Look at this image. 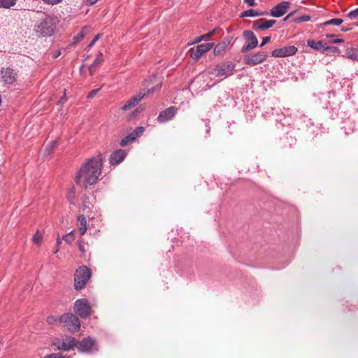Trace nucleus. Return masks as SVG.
I'll use <instances>...</instances> for the list:
<instances>
[{
  "label": "nucleus",
  "mask_w": 358,
  "mask_h": 358,
  "mask_svg": "<svg viewBox=\"0 0 358 358\" xmlns=\"http://www.w3.org/2000/svg\"><path fill=\"white\" fill-rule=\"evenodd\" d=\"M356 25H357V26H358V22L357 23V24H356Z\"/></svg>",
  "instance_id": "54"
},
{
  "label": "nucleus",
  "mask_w": 358,
  "mask_h": 358,
  "mask_svg": "<svg viewBox=\"0 0 358 358\" xmlns=\"http://www.w3.org/2000/svg\"><path fill=\"white\" fill-rule=\"evenodd\" d=\"M297 51L298 49L296 47L288 45L273 50L271 52V55L274 57H286L294 55Z\"/></svg>",
  "instance_id": "10"
},
{
  "label": "nucleus",
  "mask_w": 358,
  "mask_h": 358,
  "mask_svg": "<svg viewBox=\"0 0 358 358\" xmlns=\"http://www.w3.org/2000/svg\"><path fill=\"white\" fill-rule=\"evenodd\" d=\"M200 42H201V40L200 36H199V37H196V38H195V40H194V43H200Z\"/></svg>",
  "instance_id": "49"
},
{
  "label": "nucleus",
  "mask_w": 358,
  "mask_h": 358,
  "mask_svg": "<svg viewBox=\"0 0 358 358\" xmlns=\"http://www.w3.org/2000/svg\"><path fill=\"white\" fill-rule=\"evenodd\" d=\"M66 101V93L64 92V95L63 97L61 98V99L59 101V103L60 104H63L64 103H65V101Z\"/></svg>",
  "instance_id": "45"
},
{
  "label": "nucleus",
  "mask_w": 358,
  "mask_h": 358,
  "mask_svg": "<svg viewBox=\"0 0 358 358\" xmlns=\"http://www.w3.org/2000/svg\"><path fill=\"white\" fill-rule=\"evenodd\" d=\"M326 36H327V37H328V38H332V37H334V34H327Z\"/></svg>",
  "instance_id": "52"
},
{
  "label": "nucleus",
  "mask_w": 358,
  "mask_h": 358,
  "mask_svg": "<svg viewBox=\"0 0 358 358\" xmlns=\"http://www.w3.org/2000/svg\"><path fill=\"white\" fill-rule=\"evenodd\" d=\"M127 155V152L123 150H118L111 154L110 162L111 164H117L122 162Z\"/></svg>",
  "instance_id": "15"
},
{
  "label": "nucleus",
  "mask_w": 358,
  "mask_h": 358,
  "mask_svg": "<svg viewBox=\"0 0 358 358\" xmlns=\"http://www.w3.org/2000/svg\"><path fill=\"white\" fill-rule=\"evenodd\" d=\"M97 90H92L90 92L89 94V96L90 97H92L96 93Z\"/></svg>",
  "instance_id": "48"
},
{
  "label": "nucleus",
  "mask_w": 358,
  "mask_h": 358,
  "mask_svg": "<svg viewBox=\"0 0 358 358\" xmlns=\"http://www.w3.org/2000/svg\"><path fill=\"white\" fill-rule=\"evenodd\" d=\"M343 40L341 38H337L333 41V43H343Z\"/></svg>",
  "instance_id": "46"
},
{
  "label": "nucleus",
  "mask_w": 358,
  "mask_h": 358,
  "mask_svg": "<svg viewBox=\"0 0 358 358\" xmlns=\"http://www.w3.org/2000/svg\"><path fill=\"white\" fill-rule=\"evenodd\" d=\"M229 41H222L216 45V46L214 48V54L215 55H220L222 52H223L225 49L227 48Z\"/></svg>",
  "instance_id": "23"
},
{
  "label": "nucleus",
  "mask_w": 358,
  "mask_h": 358,
  "mask_svg": "<svg viewBox=\"0 0 358 358\" xmlns=\"http://www.w3.org/2000/svg\"><path fill=\"white\" fill-rule=\"evenodd\" d=\"M102 54L101 53H99V55H98V57L96 58V59L94 60V64H92L90 67H89V71H90V73L91 75H93L94 71H95V69L96 67L99 65L102 61H103V58H102Z\"/></svg>",
  "instance_id": "27"
},
{
  "label": "nucleus",
  "mask_w": 358,
  "mask_h": 358,
  "mask_svg": "<svg viewBox=\"0 0 358 358\" xmlns=\"http://www.w3.org/2000/svg\"><path fill=\"white\" fill-rule=\"evenodd\" d=\"M244 38L248 41V44L243 47L242 51L247 52L254 49L258 45V40L252 31H245L243 33Z\"/></svg>",
  "instance_id": "11"
},
{
  "label": "nucleus",
  "mask_w": 358,
  "mask_h": 358,
  "mask_svg": "<svg viewBox=\"0 0 358 358\" xmlns=\"http://www.w3.org/2000/svg\"><path fill=\"white\" fill-rule=\"evenodd\" d=\"M91 276V272L87 266L79 267L75 273L74 286L76 290L82 289Z\"/></svg>",
  "instance_id": "4"
},
{
  "label": "nucleus",
  "mask_w": 358,
  "mask_h": 358,
  "mask_svg": "<svg viewBox=\"0 0 358 358\" xmlns=\"http://www.w3.org/2000/svg\"><path fill=\"white\" fill-rule=\"evenodd\" d=\"M16 79V73L13 71V70L6 68L3 69L0 72V81L7 83L11 84Z\"/></svg>",
  "instance_id": "13"
},
{
  "label": "nucleus",
  "mask_w": 358,
  "mask_h": 358,
  "mask_svg": "<svg viewBox=\"0 0 358 358\" xmlns=\"http://www.w3.org/2000/svg\"><path fill=\"white\" fill-rule=\"evenodd\" d=\"M100 37H101V34H96V35L94 36V39L92 40V41L90 43L89 47H90V48H92V47L94 45V43H96V41H98V40L100 38Z\"/></svg>",
  "instance_id": "37"
},
{
  "label": "nucleus",
  "mask_w": 358,
  "mask_h": 358,
  "mask_svg": "<svg viewBox=\"0 0 358 358\" xmlns=\"http://www.w3.org/2000/svg\"><path fill=\"white\" fill-rule=\"evenodd\" d=\"M145 95V94H144L142 96L139 95L138 96H134L131 98L121 107V109L122 110H128L131 109L132 107L136 106L143 98Z\"/></svg>",
  "instance_id": "17"
},
{
  "label": "nucleus",
  "mask_w": 358,
  "mask_h": 358,
  "mask_svg": "<svg viewBox=\"0 0 358 358\" xmlns=\"http://www.w3.org/2000/svg\"><path fill=\"white\" fill-rule=\"evenodd\" d=\"M292 15H293V13H289L288 15H287V16L285 17L284 20H285H285H287L290 16H292Z\"/></svg>",
  "instance_id": "51"
},
{
  "label": "nucleus",
  "mask_w": 358,
  "mask_h": 358,
  "mask_svg": "<svg viewBox=\"0 0 358 358\" xmlns=\"http://www.w3.org/2000/svg\"><path fill=\"white\" fill-rule=\"evenodd\" d=\"M262 15V13H259L255 11L253 9H250V10H246L245 12L241 13L240 16L241 17H255V16H259V15Z\"/></svg>",
  "instance_id": "28"
},
{
  "label": "nucleus",
  "mask_w": 358,
  "mask_h": 358,
  "mask_svg": "<svg viewBox=\"0 0 358 358\" xmlns=\"http://www.w3.org/2000/svg\"><path fill=\"white\" fill-rule=\"evenodd\" d=\"M17 2V0H0V8L13 9Z\"/></svg>",
  "instance_id": "22"
},
{
  "label": "nucleus",
  "mask_w": 358,
  "mask_h": 358,
  "mask_svg": "<svg viewBox=\"0 0 358 358\" xmlns=\"http://www.w3.org/2000/svg\"><path fill=\"white\" fill-rule=\"evenodd\" d=\"M275 23V20H261L259 22H257L255 24V26L257 29H266L271 27Z\"/></svg>",
  "instance_id": "21"
},
{
  "label": "nucleus",
  "mask_w": 358,
  "mask_h": 358,
  "mask_svg": "<svg viewBox=\"0 0 358 358\" xmlns=\"http://www.w3.org/2000/svg\"><path fill=\"white\" fill-rule=\"evenodd\" d=\"M310 20V17L308 15H303L298 17H296L294 21L295 22H302L306 21H309Z\"/></svg>",
  "instance_id": "32"
},
{
  "label": "nucleus",
  "mask_w": 358,
  "mask_h": 358,
  "mask_svg": "<svg viewBox=\"0 0 358 358\" xmlns=\"http://www.w3.org/2000/svg\"><path fill=\"white\" fill-rule=\"evenodd\" d=\"M94 341L90 338H85L83 339L82 341L78 342L76 348L78 349L79 351L82 352H85L90 351L94 346Z\"/></svg>",
  "instance_id": "14"
},
{
  "label": "nucleus",
  "mask_w": 358,
  "mask_h": 358,
  "mask_svg": "<svg viewBox=\"0 0 358 358\" xmlns=\"http://www.w3.org/2000/svg\"><path fill=\"white\" fill-rule=\"evenodd\" d=\"M200 38L202 41H204L206 39V34H203V35L200 36Z\"/></svg>",
  "instance_id": "50"
},
{
  "label": "nucleus",
  "mask_w": 358,
  "mask_h": 358,
  "mask_svg": "<svg viewBox=\"0 0 358 358\" xmlns=\"http://www.w3.org/2000/svg\"><path fill=\"white\" fill-rule=\"evenodd\" d=\"M342 22H343V20H341V19H332V20L325 22L324 23V25L333 24V25L338 26V25L341 24Z\"/></svg>",
  "instance_id": "31"
},
{
  "label": "nucleus",
  "mask_w": 358,
  "mask_h": 358,
  "mask_svg": "<svg viewBox=\"0 0 358 358\" xmlns=\"http://www.w3.org/2000/svg\"><path fill=\"white\" fill-rule=\"evenodd\" d=\"M59 317H55V316L50 315V316H48V317H47V322H48L49 324H51V325H61V324L59 323Z\"/></svg>",
  "instance_id": "30"
},
{
  "label": "nucleus",
  "mask_w": 358,
  "mask_h": 358,
  "mask_svg": "<svg viewBox=\"0 0 358 358\" xmlns=\"http://www.w3.org/2000/svg\"><path fill=\"white\" fill-rule=\"evenodd\" d=\"M78 244V248H79L80 251L81 252H85V248H84V245L82 243V241H79Z\"/></svg>",
  "instance_id": "42"
},
{
  "label": "nucleus",
  "mask_w": 358,
  "mask_h": 358,
  "mask_svg": "<svg viewBox=\"0 0 358 358\" xmlns=\"http://www.w3.org/2000/svg\"><path fill=\"white\" fill-rule=\"evenodd\" d=\"M45 3L48 5H57L62 2L63 0H42Z\"/></svg>",
  "instance_id": "33"
},
{
  "label": "nucleus",
  "mask_w": 358,
  "mask_h": 358,
  "mask_svg": "<svg viewBox=\"0 0 358 358\" xmlns=\"http://www.w3.org/2000/svg\"><path fill=\"white\" fill-rule=\"evenodd\" d=\"M307 44L309 47L314 50H320L323 49L324 50H326V43H323L322 41H315L313 39H310L308 41Z\"/></svg>",
  "instance_id": "20"
},
{
  "label": "nucleus",
  "mask_w": 358,
  "mask_h": 358,
  "mask_svg": "<svg viewBox=\"0 0 358 358\" xmlns=\"http://www.w3.org/2000/svg\"><path fill=\"white\" fill-rule=\"evenodd\" d=\"M144 128L142 127H139L136 128V129L134 131V134H136L137 138L143 133Z\"/></svg>",
  "instance_id": "36"
},
{
  "label": "nucleus",
  "mask_w": 358,
  "mask_h": 358,
  "mask_svg": "<svg viewBox=\"0 0 358 358\" xmlns=\"http://www.w3.org/2000/svg\"><path fill=\"white\" fill-rule=\"evenodd\" d=\"M53 345H55L58 350L66 351L73 350L76 348L78 341L73 337L64 335L55 339L53 342Z\"/></svg>",
  "instance_id": "5"
},
{
  "label": "nucleus",
  "mask_w": 358,
  "mask_h": 358,
  "mask_svg": "<svg viewBox=\"0 0 358 358\" xmlns=\"http://www.w3.org/2000/svg\"><path fill=\"white\" fill-rule=\"evenodd\" d=\"M91 27L89 26H85L83 27L80 31L74 36L73 39V43L74 44L79 43L80 41H82L84 37L90 31Z\"/></svg>",
  "instance_id": "19"
},
{
  "label": "nucleus",
  "mask_w": 358,
  "mask_h": 358,
  "mask_svg": "<svg viewBox=\"0 0 358 358\" xmlns=\"http://www.w3.org/2000/svg\"><path fill=\"white\" fill-rule=\"evenodd\" d=\"M348 16L351 19H354L358 17V8L356 10L349 13Z\"/></svg>",
  "instance_id": "35"
},
{
  "label": "nucleus",
  "mask_w": 358,
  "mask_h": 358,
  "mask_svg": "<svg viewBox=\"0 0 358 358\" xmlns=\"http://www.w3.org/2000/svg\"><path fill=\"white\" fill-rule=\"evenodd\" d=\"M233 66L230 64H221L217 66L211 71L210 74L215 77L223 79L232 74Z\"/></svg>",
  "instance_id": "9"
},
{
  "label": "nucleus",
  "mask_w": 358,
  "mask_h": 358,
  "mask_svg": "<svg viewBox=\"0 0 358 358\" xmlns=\"http://www.w3.org/2000/svg\"><path fill=\"white\" fill-rule=\"evenodd\" d=\"M136 138H137L136 134H134V132H132L121 141L120 145L122 146H126L128 143L133 142Z\"/></svg>",
  "instance_id": "26"
},
{
  "label": "nucleus",
  "mask_w": 358,
  "mask_h": 358,
  "mask_svg": "<svg viewBox=\"0 0 358 358\" xmlns=\"http://www.w3.org/2000/svg\"><path fill=\"white\" fill-rule=\"evenodd\" d=\"M216 29H213L211 31L206 34V39L211 38L215 33Z\"/></svg>",
  "instance_id": "40"
},
{
  "label": "nucleus",
  "mask_w": 358,
  "mask_h": 358,
  "mask_svg": "<svg viewBox=\"0 0 358 358\" xmlns=\"http://www.w3.org/2000/svg\"><path fill=\"white\" fill-rule=\"evenodd\" d=\"M74 311L83 318L87 317L92 313V307L85 299H80L76 301L74 303Z\"/></svg>",
  "instance_id": "6"
},
{
  "label": "nucleus",
  "mask_w": 358,
  "mask_h": 358,
  "mask_svg": "<svg viewBox=\"0 0 358 358\" xmlns=\"http://www.w3.org/2000/svg\"><path fill=\"white\" fill-rule=\"evenodd\" d=\"M74 239H75V236H74L73 231H71L70 233H69L63 236V240L69 244L72 243L73 241H74Z\"/></svg>",
  "instance_id": "29"
},
{
  "label": "nucleus",
  "mask_w": 358,
  "mask_h": 358,
  "mask_svg": "<svg viewBox=\"0 0 358 358\" xmlns=\"http://www.w3.org/2000/svg\"><path fill=\"white\" fill-rule=\"evenodd\" d=\"M176 114V110L174 108H169L166 110L162 112L159 117L158 120L160 122H165L174 117Z\"/></svg>",
  "instance_id": "16"
},
{
  "label": "nucleus",
  "mask_w": 358,
  "mask_h": 358,
  "mask_svg": "<svg viewBox=\"0 0 358 358\" xmlns=\"http://www.w3.org/2000/svg\"><path fill=\"white\" fill-rule=\"evenodd\" d=\"M325 50H331V51H333V52H337V51H338V48H336V47H329V46H327V47L325 48Z\"/></svg>",
  "instance_id": "44"
},
{
  "label": "nucleus",
  "mask_w": 358,
  "mask_h": 358,
  "mask_svg": "<svg viewBox=\"0 0 358 358\" xmlns=\"http://www.w3.org/2000/svg\"><path fill=\"white\" fill-rule=\"evenodd\" d=\"M102 165V159L100 157H94L86 162L76 174V184L85 189H90L97 182L101 173Z\"/></svg>",
  "instance_id": "1"
},
{
  "label": "nucleus",
  "mask_w": 358,
  "mask_h": 358,
  "mask_svg": "<svg viewBox=\"0 0 358 358\" xmlns=\"http://www.w3.org/2000/svg\"><path fill=\"white\" fill-rule=\"evenodd\" d=\"M41 358H64V357L60 353H55L45 355Z\"/></svg>",
  "instance_id": "34"
},
{
  "label": "nucleus",
  "mask_w": 358,
  "mask_h": 358,
  "mask_svg": "<svg viewBox=\"0 0 358 358\" xmlns=\"http://www.w3.org/2000/svg\"><path fill=\"white\" fill-rule=\"evenodd\" d=\"M249 6H253L255 5V0H244Z\"/></svg>",
  "instance_id": "41"
},
{
  "label": "nucleus",
  "mask_w": 358,
  "mask_h": 358,
  "mask_svg": "<svg viewBox=\"0 0 358 358\" xmlns=\"http://www.w3.org/2000/svg\"><path fill=\"white\" fill-rule=\"evenodd\" d=\"M214 45L213 43H202L189 50L190 57L195 60L199 59L206 52H208Z\"/></svg>",
  "instance_id": "7"
},
{
  "label": "nucleus",
  "mask_w": 358,
  "mask_h": 358,
  "mask_svg": "<svg viewBox=\"0 0 358 358\" xmlns=\"http://www.w3.org/2000/svg\"><path fill=\"white\" fill-rule=\"evenodd\" d=\"M77 228L80 236H83L85 234L87 229V220L83 215L78 217Z\"/></svg>",
  "instance_id": "18"
},
{
  "label": "nucleus",
  "mask_w": 358,
  "mask_h": 358,
  "mask_svg": "<svg viewBox=\"0 0 358 358\" xmlns=\"http://www.w3.org/2000/svg\"><path fill=\"white\" fill-rule=\"evenodd\" d=\"M290 6V3L289 1H282L278 4H277L275 6H274L271 11V15L273 17H279L282 16L287 11V9L289 8Z\"/></svg>",
  "instance_id": "12"
},
{
  "label": "nucleus",
  "mask_w": 358,
  "mask_h": 358,
  "mask_svg": "<svg viewBox=\"0 0 358 358\" xmlns=\"http://www.w3.org/2000/svg\"><path fill=\"white\" fill-rule=\"evenodd\" d=\"M345 54L348 58L358 62V48H348L346 50Z\"/></svg>",
  "instance_id": "24"
},
{
  "label": "nucleus",
  "mask_w": 358,
  "mask_h": 358,
  "mask_svg": "<svg viewBox=\"0 0 358 358\" xmlns=\"http://www.w3.org/2000/svg\"><path fill=\"white\" fill-rule=\"evenodd\" d=\"M59 247H57V248L55 249V252H55V253H57V252L59 251Z\"/></svg>",
  "instance_id": "53"
},
{
  "label": "nucleus",
  "mask_w": 358,
  "mask_h": 358,
  "mask_svg": "<svg viewBox=\"0 0 358 358\" xmlns=\"http://www.w3.org/2000/svg\"><path fill=\"white\" fill-rule=\"evenodd\" d=\"M59 323L71 333L77 332L80 329L79 319L72 313H65L59 317Z\"/></svg>",
  "instance_id": "3"
},
{
  "label": "nucleus",
  "mask_w": 358,
  "mask_h": 358,
  "mask_svg": "<svg viewBox=\"0 0 358 358\" xmlns=\"http://www.w3.org/2000/svg\"><path fill=\"white\" fill-rule=\"evenodd\" d=\"M74 198L73 192H69L67 195V199L70 201V202H73Z\"/></svg>",
  "instance_id": "39"
},
{
  "label": "nucleus",
  "mask_w": 358,
  "mask_h": 358,
  "mask_svg": "<svg viewBox=\"0 0 358 358\" xmlns=\"http://www.w3.org/2000/svg\"><path fill=\"white\" fill-rule=\"evenodd\" d=\"M62 243V240L61 238H59V236L57 237V247H59V245H61Z\"/></svg>",
  "instance_id": "47"
},
{
  "label": "nucleus",
  "mask_w": 358,
  "mask_h": 358,
  "mask_svg": "<svg viewBox=\"0 0 358 358\" xmlns=\"http://www.w3.org/2000/svg\"><path fill=\"white\" fill-rule=\"evenodd\" d=\"M270 40H271V37L270 36L264 37L263 39H262V43L260 45V47H263L265 44L268 43L270 41Z\"/></svg>",
  "instance_id": "38"
},
{
  "label": "nucleus",
  "mask_w": 358,
  "mask_h": 358,
  "mask_svg": "<svg viewBox=\"0 0 358 358\" xmlns=\"http://www.w3.org/2000/svg\"><path fill=\"white\" fill-rule=\"evenodd\" d=\"M43 240V234L39 230H37L32 237V242L37 246H40L42 244Z\"/></svg>",
  "instance_id": "25"
},
{
  "label": "nucleus",
  "mask_w": 358,
  "mask_h": 358,
  "mask_svg": "<svg viewBox=\"0 0 358 358\" xmlns=\"http://www.w3.org/2000/svg\"><path fill=\"white\" fill-rule=\"evenodd\" d=\"M59 23L57 17L46 15L41 21L35 26V31L40 36H51L57 29Z\"/></svg>",
  "instance_id": "2"
},
{
  "label": "nucleus",
  "mask_w": 358,
  "mask_h": 358,
  "mask_svg": "<svg viewBox=\"0 0 358 358\" xmlns=\"http://www.w3.org/2000/svg\"><path fill=\"white\" fill-rule=\"evenodd\" d=\"M267 58L266 52L260 51L255 54L247 55L244 57V63L250 66H255L264 62Z\"/></svg>",
  "instance_id": "8"
},
{
  "label": "nucleus",
  "mask_w": 358,
  "mask_h": 358,
  "mask_svg": "<svg viewBox=\"0 0 358 358\" xmlns=\"http://www.w3.org/2000/svg\"><path fill=\"white\" fill-rule=\"evenodd\" d=\"M99 0H87L86 1V5L87 6H92L95 4Z\"/></svg>",
  "instance_id": "43"
}]
</instances>
